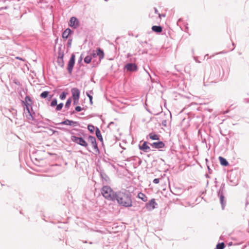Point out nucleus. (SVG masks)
Instances as JSON below:
<instances>
[{
	"label": "nucleus",
	"mask_w": 249,
	"mask_h": 249,
	"mask_svg": "<svg viewBox=\"0 0 249 249\" xmlns=\"http://www.w3.org/2000/svg\"><path fill=\"white\" fill-rule=\"evenodd\" d=\"M225 184L224 183H223L221 184V186L220 187L219 190L217 192V193H225Z\"/></svg>",
	"instance_id": "c85d7f7f"
},
{
	"label": "nucleus",
	"mask_w": 249,
	"mask_h": 249,
	"mask_svg": "<svg viewBox=\"0 0 249 249\" xmlns=\"http://www.w3.org/2000/svg\"><path fill=\"white\" fill-rule=\"evenodd\" d=\"M162 124H164V125H166V124H165V123L162 122Z\"/></svg>",
	"instance_id": "bf43d9fd"
},
{
	"label": "nucleus",
	"mask_w": 249,
	"mask_h": 249,
	"mask_svg": "<svg viewBox=\"0 0 249 249\" xmlns=\"http://www.w3.org/2000/svg\"><path fill=\"white\" fill-rule=\"evenodd\" d=\"M138 197L144 202H146L147 200V196L142 193H139L138 195Z\"/></svg>",
	"instance_id": "b1692460"
},
{
	"label": "nucleus",
	"mask_w": 249,
	"mask_h": 249,
	"mask_svg": "<svg viewBox=\"0 0 249 249\" xmlns=\"http://www.w3.org/2000/svg\"><path fill=\"white\" fill-rule=\"evenodd\" d=\"M152 30L156 33H160L162 31V28L160 26L154 25L152 26Z\"/></svg>",
	"instance_id": "a211bd4d"
},
{
	"label": "nucleus",
	"mask_w": 249,
	"mask_h": 249,
	"mask_svg": "<svg viewBox=\"0 0 249 249\" xmlns=\"http://www.w3.org/2000/svg\"><path fill=\"white\" fill-rule=\"evenodd\" d=\"M10 111L12 112V113L15 116L17 115V110H15L14 108H12L11 110Z\"/></svg>",
	"instance_id": "4c0bfd02"
},
{
	"label": "nucleus",
	"mask_w": 249,
	"mask_h": 249,
	"mask_svg": "<svg viewBox=\"0 0 249 249\" xmlns=\"http://www.w3.org/2000/svg\"><path fill=\"white\" fill-rule=\"evenodd\" d=\"M73 105H77L78 104L79 99H73Z\"/></svg>",
	"instance_id": "58836bf2"
},
{
	"label": "nucleus",
	"mask_w": 249,
	"mask_h": 249,
	"mask_svg": "<svg viewBox=\"0 0 249 249\" xmlns=\"http://www.w3.org/2000/svg\"><path fill=\"white\" fill-rule=\"evenodd\" d=\"M148 137L150 139L153 140H159V135L155 134V133H150L148 135Z\"/></svg>",
	"instance_id": "412c9836"
},
{
	"label": "nucleus",
	"mask_w": 249,
	"mask_h": 249,
	"mask_svg": "<svg viewBox=\"0 0 249 249\" xmlns=\"http://www.w3.org/2000/svg\"><path fill=\"white\" fill-rule=\"evenodd\" d=\"M151 146L156 149L162 148L165 147V144L161 141L157 142H154L152 143H149Z\"/></svg>",
	"instance_id": "f8f14e48"
},
{
	"label": "nucleus",
	"mask_w": 249,
	"mask_h": 249,
	"mask_svg": "<svg viewBox=\"0 0 249 249\" xmlns=\"http://www.w3.org/2000/svg\"><path fill=\"white\" fill-rule=\"evenodd\" d=\"M114 124V122H111L108 124V126H110L111 125L113 124Z\"/></svg>",
	"instance_id": "8fccbe9b"
},
{
	"label": "nucleus",
	"mask_w": 249,
	"mask_h": 249,
	"mask_svg": "<svg viewBox=\"0 0 249 249\" xmlns=\"http://www.w3.org/2000/svg\"><path fill=\"white\" fill-rule=\"evenodd\" d=\"M147 74H148V75H149V76H150V74H149V72H147Z\"/></svg>",
	"instance_id": "680f3d73"
},
{
	"label": "nucleus",
	"mask_w": 249,
	"mask_h": 249,
	"mask_svg": "<svg viewBox=\"0 0 249 249\" xmlns=\"http://www.w3.org/2000/svg\"><path fill=\"white\" fill-rule=\"evenodd\" d=\"M71 31L70 29L67 28L66 29L63 33H62V37L64 39H67L69 37L70 34L71 33Z\"/></svg>",
	"instance_id": "dca6fc26"
},
{
	"label": "nucleus",
	"mask_w": 249,
	"mask_h": 249,
	"mask_svg": "<svg viewBox=\"0 0 249 249\" xmlns=\"http://www.w3.org/2000/svg\"><path fill=\"white\" fill-rule=\"evenodd\" d=\"M57 63L59 66L63 68L65 64L63 58L57 57Z\"/></svg>",
	"instance_id": "5701e85b"
},
{
	"label": "nucleus",
	"mask_w": 249,
	"mask_h": 249,
	"mask_svg": "<svg viewBox=\"0 0 249 249\" xmlns=\"http://www.w3.org/2000/svg\"><path fill=\"white\" fill-rule=\"evenodd\" d=\"M32 101L31 97L29 96H26L25 98V101H24V102H25V103L26 104H29L28 102H32Z\"/></svg>",
	"instance_id": "72a5a7b5"
},
{
	"label": "nucleus",
	"mask_w": 249,
	"mask_h": 249,
	"mask_svg": "<svg viewBox=\"0 0 249 249\" xmlns=\"http://www.w3.org/2000/svg\"><path fill=\"white\" fill-rule=\"evenodd\" d=\"M63 106H64V105H63V103H60L58 105H57L56 106V111L60 110L62 108Z\"/></svg>",
	"instance_id": "473e14b6"
},
{
	"label": "nucleus",
	"mask_w": 249,
	"mask_h": 249,
	"mask_svg": "<svg viewBox=\"0 0 249 249\" xmlns=\"http://www.w3.org/2000/svg\"><path fill=\"white\" fill-rule=\"evenodd\" d=\"M207 168H208V169L209 173L210 174H211V173H212V169H210V168L209 166L207 165Z\"/></svg>",
	"instance_id": "37998d69"
},
{
	"label": "nucleus",
	"mask_w": 249,
	"mask_h": 249,
	"mask_svg": "<svg viewBox=\"0 0 249 249\" xmlns=\"http://www.w3.org/2000/svg\"><path fill=\"white\" fill-rule=\"evenodd\" d=\"M217 196L220 199V202L221 204L222 208L223 210L226 204V199L224 196V193H217Z\"/></svg>",
	"instance_id": "9b49d317"
},
{
	"label": "nucleus",
	"mask_w": 249,
	"mask_h": 249,
	"mask_svg": "<svg viewBox=\"0 0 249 249\" xmlns=\"http://www.w3.org/2000/svg\"><path fill=\"white\" fill-rule=\"evenodd\" d=\"M131 56V54L130 53H128L127 54V57L128 58L129 57Z\"/></svg>",
	"instance_id": "3c124183"
},
{
	"label": "nucleus",
	"mask_w": 249,
	"mask_h": 249,
	"mask_svg": "<svg viewBox=\"0 0 249 249\" xmlns=\"http://www.w3.org/2000/svg\"><path fill=\"white\" fill-rule=\"evenodd\" d=\"M75 54L72 53L68 64L67 70L70 74L72 73L73 68L75 64Z\"/></svg>",
	"instance_id": "20e7f679"
},
{
	"label": "nucleus",
	"mask_w": 249,
	"mask_h": 249,
	"mask_svg": "<svg viewBox=\"0 0 249 249\" xmlns=\"http://www.w3.org/2000/svg\"><path fill=\"white\" fill-rule=\"evenodd\" d=\"M147 74H148V75H149V76H150V74H149V72H147Z\"/></svg>",
	"instance_id": "0e129e2a"
},
{
	"label": "nucleus",
	"mask_w": 249,
	"mask_h": 249,
	"mask_svg": "<svg viewBox=\"0 0 249 249\" xmlns=\"http://www.w3.org/2000/svg\"><path fill=\"white\" fill-rule=\"evenodd\" d=\"M67 92H66L65 91H63L60 95V96H59V98H60V99L61 100H64L66 98V95L67 94Z\"/></svg>",
	"instance_id": "7c9ffc66"
},
{
	"label": "nucleus",
	"mask_w": 249,
	"mask_h": 249,
	"mask_svg": "<svg viewBox=\"0 0 249 249\" xmlns=\"http://www.w3.org/2000/svg\"><path fill=\"white\" fill-rule=\"evenodd\" d=\"M71 91L73 99H79L80 94V91L79 89L76 88H74L71 89Z\"/></svg>",
	"instance_id": "ddd939ff"
},
{
	"label": "nucleus",
	"mask_w": 249,
	"mask_h": 249,
	"mask_svg": "<svg viewBox=\"0 0 249 249\" xmlns=\"http://www.w3.org/2000/svg\"><path fill=\"white\" fill-rule=\"evenodd\" d=\"M88 141L91 143V145L94 144L96 142V139L94 137L92 136H89L88 137Z\"/></svg>",
	"instance_id": "393cba45"
},
{
	"label": "nucleus",
	"mask_w": 249,
	"mask_h": 249,
	"mask_svg": "<svg viewBox=\"0 0 249 249\" xmlns=\"http://www.w3.org/2000/svg\"><path fill=\"white\" fill-rule=\"evenodd\" d=\"M52 131H53V134H54L55 132H56V131L55 130H52Z\"/></svg>",
	"instance_id": "603ef678"
},
{
	"label": "nucleus",
	"mask_w": 249,
	"mask_h": 249,
	"mask_svg": "<svg viewBox=\"0 0 249 249\" xmlns=\"http://www.w3.org/2000/svg\"><path fill=\"white\" fill-rule=\"evenodd\" d=\"M96 54H97V56H98L99 57V61L100 62L101 60L104 58V53L103 51L100 48H98L96 49L95 51Z\"/></svg>",
	"instance_id": "2eb2a0df"
},
{
	"label": "nucleus",
	"mask_w": 249,
	"mask_h": 249,
	"mask_svg": "<svg viewBox=\"0 0 249 249\" xmlns=\"http://www.w3.org/2000/svg\"><path fill=\"white\" fill-rule=\"evenodd\" d=\"M98 171L99 172L100 177L102 178V183L103 184H107L109 183L110 182V179L105 173L104 170L100 169V170H98Z\"/></svg>",
	"instance_id": "423d86ee"
},
{
	"label": "nucleus",
	"mask_w": 249,
	"mask_h": 249,
	"mask_svg": "<svg viewBox=\"0 0 249 249\" xmlns=\"http://www.w3.org/2000/svg\"><path fill=\"white\" fill-rule=\"evenodd\" d=\"M74 112H75V111H73L71 112V114H74Z\"/></svg>",
	"instance_id": "6e6d98bb"
},
{
	"label": "nucleus",
	"mask_w": 249,
	"mask_h": 249,
	"mask_svg": "<svg viewBox=\"0 0 249 249\" xmlns=\"http://www.w3.org/2000/svg\"><path fill=\"white\" fill-rule=\"evenodd\" d=\"M72 39L71 37L69 38L68 41V42H67V47L68 48H71V43H72Z\"/></svg>",
	"instance_id": "c9c22d12"
},
{
	"label": "nucleus",
	"mask_w": 249,
	"mask_h": 249,
	"mask_svg": "<svg viewBox=\"0 0 249 249\" xmlns=\"http://www.w3.org/2000/svg\"><path fill=\"white\" fill-rule=\"evenodd\" d=\"M147 74H148V75H149V76H150V74H149V72H147Z\"/></svg>",
	"instance_id": "69168bd1"
},
{
	"label": "nucleus",
	"mask_w": 249,
	"mask_h": 249,
	"mask_svg": "<svg viewBox=\"0 0 249 249\" xmlns=\"http://www.w3.org/2000/svg\"><path fill=\"white\" fill-rule=\"evenodd\" d=\"M64 49L65 47H63L62 48V46H59L58 48V56L57 57H61V58H64Z\"/></svg>",
	"instance_id": "f3484780"
},
{
	"label": "nucleus",
	"mask_w": 249,
	"mask_h": 249,
	"mask_svg": "<svg viewBox=\"0 0 249 249\" xmlns=\"http://www.w3.org/2000/svg\"><path fill=\"white\" fill-rule=\"evenodd\" d=\"M158 204L156 202L154 198L151 199L148 203L145 204V208L148 211H151L156 208V206Z\"/></svg>",
	"instance_id": "6e6552de"
},
{
	"label": "nucleus",
	"mask_w": 249,
	"mask_h": 249,
	"mask_svg": "<svg viewBox=\"0 0 249 249\" xmlns=\"http://www.w3.org/2000/svg\"><path fill=\"white\" fill-rule=\"evenodd\" d=\"M124 68L130 72H134L138 70V67L135 63H127L124 66Z\"/></svg>",
	"instance_id": "0eeeda50"
},
{
	"label": "nucleus",
	"mask_w": 249,
	"mask_h": 249,
	"mask_svg": "<svg viewBox=\"0 0 249 249\" xmlns=\"http://www.w3.org/2000/svg\"><path fill=\"white\" fill-rule=\"evenodd\" d=\"M248 204H249V202H248V201L247 200V202H246V206H247V205H248Z\"/></svg>",
	"instance_id": "5fc2aeb1"
},
{
	"label": "nucleus",
	"mask_w": 249,
	"mask_h": 249,
	"mask_svg": "<svg viewBox=\"0 0 249 249\" xmlns=\"http://www.w3.org/2000/svg\"><path fill=\"white\" fill-rule=\"evenodd\" d=\"M205 176H206V177L207 178H210L209 176L208 175H207V174H206Z\"/></svg>",
	"instance_id": "864d4df0"
},
{
	"label": "nucleus",
	"mask_w": 249,
	"mask_h": 249,
	"mask_svg": "<svg viewBox=\"0 0 249 249\" xmlns=\"http://www.w3.org/2000/svg\"><path fill=\"white\" fill-rule=\"evenodd\" d=\"M114 197V201L116 200L120 206L125 207L132 206V195L128 191L124 189L116 192Z\"/></svg>",
	"instance_id": "f257e3e1"
},
{
	"label": "nucleus",
	"mask_w": 249,
	"mask_h": 249,
	"mask_svg": "<svg viewBox=\"0 0 249 249\" xmlns=\"http://www.w3.org/2000/svg\"><path fill=\"white\" fill-rule=\"evenodd\" d=\"M147 142H144L142 145H139V149L146 153L149 152L151 149L150 147L147 145Z\"/></svg>",
	"instance_id": "4468645a"
},
{
	"label": "nucleus",
	"mask_w": 249,
	"mask_h": 249,
	"mask_svg": "<svg viewBox=\"0 0 249 249\" xmlns=\"http://www.w3.org/2000/svg\"><path fill=\"white\" fill-rule=\"evenodd\" d=\"M79 25V22L77 18L75 17H72L70 18L69 26L71 27L76 29Z\"/></svg>",
	"instance_id": "1a4fd4ad"
},
{
	"label": "nucleus",
	"mask_w": 249,
	"mask_h": 249,
	"mask_svg": "<svg viewBox=\"0 0 249 249\" xmlns=\"http://www.w3.org/2000/svg\"><path fill=\"white\" fill-rule=\"evenodd\" d=\"M57 105V99L56 98L53 99L51 103V106L52 107H54Z\"/></svg>",
	"instance_id": "f704fd0d"
},
{
	"label": "nucleus",
	"mask_w": 249,
	"mask_h": 249,
	"mask_svg": "<svg viewBox=\"0 0 249 249\" xmlns=\"http://www.w3.org/2000/svg\"><path fill=\"white\" fill-rule=\"evenodd\" d=\"M57 40H58V39L57 38V39H56V42H57Z\"/></svg>",
	"instance_id": "774afa93"
},
{
	"label": "nucleus",
	"mask_w": 249,
	"mask_h": 249,
	"mask_svg": "<svg viewBox=\"0 0 249 249\" xmlns=\"http://www.w3.org/2000/svg\"><path fill=\"white\" fill-rule=\"evenodd\" d=\"M86 94H87V96L89 99V102H90V105H92L93 102H92V95L93 94V91L92 90H89V91H87L86 92Z\"/></svg>",
	"instance_id": "4be33fe9"
},
{
	"label": "nucleus",
	"mask_w": 249,
	"mask_h": 249,
	"mask_svg": "<svg viewBox=\"0 0 249 249\" xmlns=\"http://www.w3.org/2000/svg\"><path fill=\"white\" fill-rule=\"evenodd\" d=\"M162 124H164V125H166V124H165V123L162 122Z\"/></svg>",
	"instance_id": "13d9d810"
},
{
	"label": "nucleus",
	"mask_w": 249,
	"mask_h": 249,
	"mask_svg": "<svg viewBox=\"0 0 249 249\" xmlns=\"http://www.w3.org/2000/svg\"><path fill=\"white\" fill-rule=\"evenodd\" d=\"M47 98H47V100H48V101H50V100H51V99L52 98V95H48V97Z\"/></svg>",
	"instance_id": "a18cd8bd"
},
{
	"label": "nucleus",
	"mask_w": 249,
	"mask_h": 249,
	"mask_svg": "<svg viewBox=\"0 0 249 249\" xmlns=\"http://www.w3.org/2000/svg\"><path fill=\"white\" fill-rule=\"evenodd\" d=\"M92 146L95 150V151L97 153H99V149L98 147L97 142L95 143L94 144H92Z\"/></svg>",
	"instance_id": "2f4dec72"
},
{
	"label": "nucleus",
	"mask_w": 249,
	"mask_h": 249,
	"mask_svg": "<svg viewBox=\"0 0 249 249\" xmlns=\"http://www.w3.org/2000/svg\"><path fill=\"white\" fill-rule=\"evenodd\" d=\"M90 56L92 57V58L96 57L97 56V54H96V52L93 51Z\"/></svg>",
	"instance_id": "ea45409f"
},
{
	"label": "nucleus",
	"mask_w": 249,
	"mask_h": 249,
	"mask_svg": "<svg viewBox=\"0 0 249 249\" xmlns=\"http://www.w3.org/2000/svg\"><path fill=\"white\" fill-rule=\"evenodd\" d=\"M95 134H96V136L97 138H98V139L100 141L103 142V138L102 136L101 133L99 128L97 127H96Z\"/></svg>",
	"instance_id": "6ab92c4d"
},
{
	"label": "nucleus",
	"mask_w": 249,
	"mask_h": 249,
	"mask_svg": "<svg viewBox=\"0 0 249 249\" xmlns=\"http://www.w3.org/2000/svg\"><path fill=\"white\" fill-rule=\"evenodd\" d=\"M159 181H160V179L159 178H155L154 180H153V183H155V184H158L159 183Z\"/></svg>",
	"instance_id": "a19ab883"
},
{
	"label": "nucleus",
	"mask_w": 249,
	"mask_h": 249,
	"mask_svg": "<svg viewBox=\"0 0 249 249\" xmlns=\"http://www.w3.org/2000/svg\"><path fill=\"white\" fill-rule=\"evenodd\" d=\"M71 140L78 144L86 147L89 151L90 152L89 149L88 143L82 138L78 137L75 136H72L71 137Z\"/></svg>",
	"instance_id": "7ed1b4c3"
},
{
	"label": "nucleus",
	"mask_w": 249,
	"mask_h": 249,
	"mask_svg": "<svg viewBox=\"0 0 249 249\" xmlns=\"http://www.w3.org/2000/svg\"><path fill=\"white\" fill-rule=\"evenodd\" d=\"M58 124L69 125L75 126L79 125V124L78 122L73 121L72 120H70L69 119H66L65 121H62Z\"/></svg>",
	"instance_id": "9d476101"
},
{
	"label": "nucleus",
	"mask_w": 249,
	"mask_h": 249,
	"mask_svg": "<svg viewBox=\"0 0 249 249\" xmlns=\"http://www.w3.org/2000/svg\"><path fill=\"white\" fill-rule=\"evenodd\" d=\"M83 109V108H82L80 106H77L75 107V110L77 112H80Z\"/></svg>",
	"instance_id": "e433bc0d"
},
{
	"label": "nucleus",
	"mask_w": 249,
	"mask_h": 249,
	"mask_svg": "<svg viewBox=\"0 0 249 249\" xmlns=\"http://www.w3.org/2000/svg\"><path fill=\"white\" fill-rule=\"evenodd\" d=\"M48 95L49 92L47 91H44L41 93L40 96L42 98H46L48 97Z\"/></svg>",
	"instance_id": "cd10ccee"
},
{
	"label": "nucleus",
	"mask_w": 249,
	"mask_h": 249,
	"mask_svg": "<svg viewBox=\"0 0 249 249\" xmlns=\"http://www.w3.org/2000/svg\"><path fill=\"white\" fill-rule=\"evenodd\" d=\"M57 128L59 129L63 130V131H66L67 130V129L66 128H64V127H57Z\"/></svg>",
	"instance_id": "c03bdc74"
},
{
	"label": "nucleus",
	"mask_w": 249,
	"mask_h": 249,
	"mask_svg": "<svg viewBox=\"0 0 249 249\" xmlns=\"http://www.w3.org/2000/svg\"><path fill=\"white\" fill-rule=\"evenodd\" d=\"M160 114V113H157L156 115H158V114Z\"/></svg>",
	"instance_id": "338daca9"
},
{
	"label": "nucleus",
	"mask_w": 249,
	"mask_h": 249,
	"mask_svg": "<svg viewBox=\"0 0 249 249\" xmlns=\"http://www.w3.org/2000/svg\"><path fill=\"white\" fill-rule=\"evenodd\" d=\"M88 129L91 133H93L94 129H96V128L94 125L90 124L88 125Z\"/></svg>",
	"instance_id": "a878e982"
},
{
	"label": "nucleus",
	"mask_w": 249,
	"mask_h": 249,
	"mask_svg": "<svg viewBox=\"0 0 249 249\" xmlns=\"http://www.w3.org/2000/svg\"><path fill=\"white\" fill-rule=\"evenodd\" d=\"M162 124H164V125H166V124H165V123L162 122Z\"/></svg>",
	"instance_id": "4d7b16f0"
},
{
	"label": "nucleus",
	"mask_w": 249,
	"mask_h": 249,
	"mask_svg": "<svg viewBox=\"0 0 249 249\" xmlns=\"http://www.w3.org/2000/svg\"><path fill=\"white\" fill-rule=\"evenodd\" d=\"M82 55H83V54H82L81 55V56H80V58H79V60H78V63H80V62L82 61V59H83Z\"/></svg>",
	"instance_id": "79ce46f5"
},
{
	"label": "nucleus",
	"mask_w": 249,
	"mask_h": 249,
	"mask_svg": "<svg viewBox=\"0 0 249 249\" xmlns=\"http://www.w3.org/2000/svg\"><path fill=\"white\" fill-rule=\"evenodd\" d=\"M92 59V57L90 55H88L84 58V62L87 64H89Z\"/></svg>",
	"instance_id": "bb28decb"
},
{
	"label": "nucleus",
	"mask_w": 249,
	"mask_h": 249,
	"mask_svg": "<svg viewBox=\"0 0 249 249\" xmlns=\"http://www.w3.org/2000/svg\"><path fill=\"white\" fill-rule=\"evenodd\" d=\"M218 159L222 165L226 166L229 165V162L225 158L220 156L219 157Z\"/></svg>",
	"instance_id": "aec40b11"
},
{
	"label": "nucleus",
	"mask_w": 249,
	"mask_h": 249,
	"mask_svg": "<svg viewBox=\"0 0 249 249\" xmlns=\"http://www.w3.org/2000/svg\"><path fill=\"white\" fill-rule=\"evenodd\" d=\"M22 102L23 104L25 105V106H26V107H24V110L26 109L27 111V114L26 115V117L27 119L30 121V120H31V121L34 120V117L33 115L35 114V113L34 112L33 113H32L31 112V111L30 110L29 106H31V105L29 104H26L23 101H22Z\"/></svg>",
	"instance_id": "39448f33"
},
{
	"label": "nucleus",
	"mask_w": 249,
	"mask_h": 249,
	"mask_svg": "<svg viewBox=\"0 0 249 249\" xmlns=\"http://www.w3.org/2000/svg\"><path fill=\"white\" fill-rule=\"evenodd\" d=\"M232 46H233V48H232V49H231V51L233 50H234V49L235 48V44H234L233 42H232Z\"/></svg>",
	"instance_id": "49530a36"
},
{
	"label": "nucleus",
	"mask_w": 249,
	"mask_h": 249,
	"mask_svg": "<svg viewBox=\"0 0 249 249\" xmlns=\"http://www.w3.org/2000/svg\"><path fill=\"white\" fill-rule=\"evenodd\" d=\"M154 10L156 13L158 14V11L156 8H154Z\"/></svg>",
	"instance_id": "de8ad7c7"
},
{
	"label": "nucleus",
	"mask_w": 249,
	"mask_h": 249,
	"mask_svg": "<svg viewBox=\"0 0 249 249\" xmlns=\"http://www.w3.org/2000/svg\"><path fill=\"white\" fill-rule=\"evenodd\" d=\"M147 74H148V75H149V76H150V74H149V72H147Z\"/></svg>",
	"instance_id": "e2e57ef3"
},
{
	"label": "nucleus",
	"mask_w": 249,
	"mask_h": 249,
	"mask_svg": "<svg viewBox=\"0 0 249 249\" xmlns=\"http://www.w3.org/2000/svg\"><path fill=\"white\" fill-rule=\"evenodd\" d=\"M103 196L108 200L114 201L116 192H114L111 187L107 185H104L101 190Z\"/></svg>",
	"instance_id": "f03ea898"
},
{
	"label": "nucleus",
	"mask_w": 249,
	"mask_h": 249,
	"mask_svg": "<svg viewBox=\"0 0 249 249\" xmlns=\"http://www.w3.org/2000/svg\"><path fill=\"white\" fill-rule=\"evenodd\" d=\"M206 162H207L208 161V159H206Z\"/></svg>",
	"instance_id": "052dcab7"
},
{
	"label": "nucleus",
	"mask_w": 249,
	"mask_h": 249,
	"mask_svg": "<svg viewBox=\"0 0 249 249\" xmlns=\"http://www.w3.org/2000/svg\"><path fill=\"white\" fill-rule=\"evenodd\" d=\"M16 58L17 59H19V60H23L22 59V58H20V57H16Z\"/></svg>",
	"instance_id": "09e8293b"
},
{
	"label": "nucleus",
	"mask_w": 249,
	"mask_h": 249,
	"mask_svg": "<svg viewBox=\"0 0 249 249\" xmlns=\"http://www.w3.org/2000/svg\"><path fill=\"white\" fill-rule=\"evenodd\" d=\"M71 98H69V99H68V100L66 103L65 107L66 108L68 109L69 108L70 106H71Z\"/></svg>",
	"instance_id": "c756f323"
}]
</instances>
